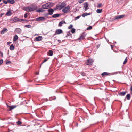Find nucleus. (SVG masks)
Listing matches in <instances>:
<instances>
[{"mask_svg":"<svg viewBox=\"0 0 132 132\" xmlns=\"http://www.w3.org/2000/svg\"><path fill=\"white\" fill-rule=\"evenodd\" d=\"M37 7L35 5H32L25 7L23 8V10L27 12H31L36 9Z\"/></svg>","mask_w":132,"mask_h":132,"instance_id":"f257e3e1","label":"nucleus"},{"mask_svg":"<svg viewBox=\"0 0 132 132\" xmlns=\"http://www.w3.org/2000/svg\"><path fill=\"white\" fill-rule=\"evenodd\" d=\"M52 6V4L50 3H48L42 6V9H48V8L51 7Z\"/></svg>","mask_w":132,"mask_h":132,"instance_id":"f03ea898","label":"nucleus"},{"mask_svg":"<svg viewBox=\"0 0 132 132\" xmlns=\"http://www.w3.org/2000/svg\"><path fill=\"white\" fill-rule=\"evenodd\" d=\"M70 11V7L69 6H68L62 10V11L64 13H66Z\"/></svg>","mask_w":132,"mask_h":132,"instance_id":"7ed1b4c3","label":"nucleus"},{"mask_svg":"<svg viewBox=\"0 0 132 132\" xmlns=\"http://www.w3.org/2000/svg\"><path fill=\"white\" fill-rule=\"evenodd\" d=\"M66 6V4L64 2H62L61 4L59 6L57 7V8L59 10H61L63 7Z\"/></svg>","mask_w":132,"mask_h":132,"instance_id":"20e7f679","label":"nucleus"},{"mask_svg":"<svg viewBox=\"0 0 132 132\" xmlns=\"http://www.w3.org/2000/svg\"><path fill=\"white\" fill-rule=\"evenodd\" d=\"M88 63L87 64V65H92L94 61L92 59H89L87 60Z\"/></svg>","mask_w":132,"mask_h":132,"instance_id":"39448f33","label":"nucleus"},{"mask_svg":"<svg viewBox=\"0 0 132 132\" xmlns=\"http://www.w3.org/2000/svg\"><path fill=\"white\" fill-rule=\"evenodd\" d=\"M12 22H14L19 21V19L16 17H15L11 19Z\"/></svg>","mask_w":132,"mask_h":132,"instance_id":"423d86ee","label":"nucleus"},{"mask_svg":"<svg viewBox=\"0 0 132 132\" xmlns=\"http://www.w3.org/2000/svg\"><path fill=\"white\" fill-rule=\"evenodd\" d=\"M84 8L85 9V11L88 9V5L87 2L85 3L84 4Z\"/></svg>","mask_w":132,"mask_h":132,"instance_id":"0eeeda50","label":"nucleus"},{"mask_svg":"<svg viewBox=\"0 0 132 132\" xmlns=\"http://www.w3.org/2000/svg\"><path fill=\"white\" fill-rule=\"evenodd\" d=\"M63 32L62 30L60 29H57L55 31L56 34H59Z\"/></svg>","mask_w":132,"mask_h":132,"instance_id":"6e6552de","label":"nucleus"},{"mask_svg":"<svg viewBox=\"0 0 132 132\" xmlns=\"http://www.w3.org/2000/svg\"><path fill=\"white\" fill-rule=\"evenodd\" d=\"M45 20V18L44 17H39L36 18V20L37 21H42L43 20Z\"/></svg>","mask_w":132,"mask_h":132,"instance_id":"1a4fd4ad","label":"nucleus"},{"mask_svg":"<svg viewBox=\"0 0 132 132\" xmlns=\"http://www.w3.org/2000/svg\"><path fill=\"white\" fill-rule=\"evenodd\" d=\"M48 11L49 12L48 14L51 15L53 13L54 10L52 9H50L48 10Z\"/></svg>","mask_w":132,"mask_h":132,"instance_id":"9d476101","label":"nucleus"},{"mask_svg":"<svg viewBox=\"0 0 132 132\" xmlns=\"http://www.w3.org/2000/svg\"><path fill=\"white\" fill-rule=\"evenodd\" d=\"M15 31L18 34H21V29L19 28H17L15 29Z\"/></svg>","mask_w":132,"mask_h":132,"instance_id":"9b49d317","label":"nucleus"},{"mask_svg":"<svg viewBox=\"0 0 132 132\" xmlns=\"http://www.w3.org/2000/svg\"><path fill=\"white\" fill-rule=\"evenodd\" d=\"M124 15H118L115 16V19H119L121 18H123Z\"/></svg>","mask_w":132,"mask_h":132,"instance_id":"f8f14e48","label":"nucleus"},{"mask_svg":"<svg viewBox=\"0 0 132 132\" xmlns=\"http://www.w3.org/2000/svg\"><path fill=\"white\" fill-rule=\"evenodd\" d=\"M86 35L85 34H82L81 37L79 38V40H82L84 39L85 38Z\"/></svg>","mask_w":132,"mask_h":132,"instance_id":"ddd939ff","label":"nucleus"},{"mask_svg":"<svg viewBox=\"0 0 132 132\" xmlns=\"http://www.w3.org/2000/svg\"><path fill=\"white\" fill-rule=\"evenodd\" d=\"M42 39L41 36H39L38 37H36L35 38L36 40L37 41H39L41 40Z\"/></svg>","mask_w":132,"mask_h":132,"instance_id":"4468645a","label":"nucleus"},{"mask_svg":"<svg viewBox=\"0 0 132 132\" xmlns=\"http://www.w3.org/2000/svg\"><path fill=\"white\" fill-rule=\"evenodd\" d=\"M127 92L126 91L122 92H120L119 93V95L121 96H124L125 94Z\"/></svg>","mask_w":132,"mask_h":132,"instance_id":"2eb2a0df","label":"nucleus"},{"mask_svg":"<svg viewBox=\"0 0 132 132\" xmlns=\"http://www.w3.org/2000/svg\"><path fill=\"white\" fill-rule=\"evenodd\" d=\"M18 106V105H12V106H9V107L10 108L9 110L10 111H11L12 109H14V108H16V107H17Z\"/></svg>","mask_w":132,"mask_h":132,"instance_id":"dca6fc26","label":"nucleus"},{"mask_svg":"<svg viewBox=\"0 0 132 132\" xmlns=\"http://www.w3.org/2000/svg\"><path fill=\"white\" fill-rule=\"evenodd\" d=\"M91 14V13H85L83 14L82 15V16L83 17H84L86 16L89 15Z\"/></svg>","mask_w":132,"mask_h":132,"instance_id":"f3484780","label":"nucleus"},{"mask_svg":"<svg viewBox=\"0 0 132 132\" xmlns=\"http://www.w3.org/2000/svg\"><path fill=\"white\" fill-rule=\"evenodd\" d=\"M48 55L50 56H52L53 55V52L52 50H50L48 52Z\"/></svg>","mask_w":132,"mask_h":132,"instance_id":"a211bd4d","label":"nucleus"},{"mask_svg":"<svg viewBox=\"0 0 132 132\" xmlns=\"http://www.w3.org/2000/svg\"><path fill=\"white\" fill-rule=\"evenodd\" d=\"M45 11V10L44 9H42V8L38 9L36 11V12H43Z\"/></svg>","mask_w":132,"mask_h":132,"instance_id":"6ab92c4d","label":"nucleus"},{"mask_svg":"<svg viewBox=\"0 0 132 132\" xmlns=\"http://www.w3.org/2000/svg\"><path fill=\"white\" fill-rule=\"evenodd\" d=\"M18 37L17 35H15L14 37L13 40L14 41H16L18 39Z\"/></svg>","mask_w":132,"mask_h":132,"instance_id":"aec40b11","label":"nucleus"},{"mask_svg":"<svg viewBox=\"0 0 132 132\" xmlns=\"http://www.w3.org/2000/svg\"><path fill=\"white\" fill-rule=\"evenodd\" d=\"M12 14L10 10H8L6 13V14L7 16H10Z\"/></svg>","mask_w":132,"mask_h":132,"instance_id":"412c9836","label":"nucleus"},{"mask_svg":"<svg viewBox=\"0 0 132 132\" xmlns=\"http://www.w3.org/2000/svg\"><path fill=\"white\" fill-rule=\"evenodd\" d=\"M10 4H13L15 3V1L14 0H8V2Z\"/></svg>","mask_w":132,"mask_h":132,"instance_id":"4be33fe9","label":"nucleus"},{"mask_svg":"<svg viewBox=\"0 0 132 132\" xmlns=\"http://www.w3.org/2000/svg\"><path fill=\"white\" fill-rule=\"evenodd\" d=\"M7 30L6 28H4L3 30L1 31V34H3L5 32H7Z\"/></svg>","mask_w":132,"mask_h":132,"instance_id":"5701e85b","label":"nucleus"},{"mask_svg":"<svg viewBox=\"0 0 132 132\" xmlns=\"http://www.w3.org/2000/svg\"><path fill=\"white\" fill-rule=\"evenodd\" d=\"M109 73L106 72H104L102 74V75L103 77H104V76H105V75H108Z\"/></svg>","mask_w":132,"mask_h":132,"instance_id":"b1692460","label":"nucleus"},{"mask_svg":"<svg viewBox=\"0 0 132 132\" xmlns=\"http://www.w3.org/2000/svg\"><path fill=\"white\" fill-rule=\"evenodd\" d=\"M102 11V9H98L96 10V12L97 13H101Z\"/></svg>","mask_w":132,"mask_h":132,"instance_id":"393cba45","label":"nucleus"},{"mask_svg":"<svg viewBox=\"0 0 132 132\" xmlns=\"http://www.w3.org/2000/svg\"><path fill=\"white\" fill-rule=\"evenodd\" d=\"M60 15L58 14H56L53 15H52V17L53 18H56L58 17Z\"/></svg>","mask_w":132,"mask_h":132,"instance_id":"a878e982","label":"nucleus"},{"mask_svg":"<svg viewBox=\"0 0 132 132\" xmlns=\"http://www.w3.org/2000/svg\"><path fill=\"white\" fill-rule=\"evenodd\" d=\"M10 49L11 50H12L14 49V47L13 44H12L11 45L10 47Z\"/></svg>","mask_w":132,"mask_h":132,"instance_id":"bb28decb","label":"nucleus"},{"mask_svg":"<svg viewBox=\"0 0 132 132\" xmlns=\"http://www.w3.org/2000/svg\"><path fill=\"white\" fill-rule=\"evenodd\" d=\"M126 97L128 100H130V95L129 94H127L126 96Z\"/></svg>","mask_w":132,"mask_h":132,"instance_id":"cd10ccee","label":"nucleus"},{"mask_svg":"<svg viewBox=\"0 0 132 132\" xmlns=\"http://www.w3.org/2000/svg\"><path fill=\"white\" fill-rule=\"evenodd\" d=\"M26 21V20L24 19H19V22H24L25 21Z\"/></svg>","mask_w":132,"mask_h":132,"instance_id":"c85d7f7f","label":"nucleus"},{"mask_svg":"<svg viewBox=\"0 0 132 132\" xmlns=\"http://www.w3.org/2000/svg\"><path fill=\"white\" fill-rule=\"evenodd\" d=\"M63 23V21H62L60 22L59 24V26L61 27L62 26Z\"/></svg>","mask_w":132,"mask_h":132,"instance_id":"c756f323","label":"nucleus"},{"mask_svg":"<svg viewBox=\"0 0 132 132\" xmlns=\"http://www.w3.org/2000/svg\"><path fill=\"white\" fill-rule=\"evenodd\" d=\"M75 29L74 28H72L71 30V32L72 33H74L75 32Z\"/></svg>","mask_w":132,"mask_h":132,"instance_id":"7c9ffc66","label":"nucleus"},{"mask_svg":"<svg viewBox=\"0 0 132 132\" xmlns=\"http://www.w3.org/2000/svg\"><path fill=\"white\" fill-rule=\"evenodd\" d=\"M127 57H126L125 58V59L124 61V62H123V64H125L127 62Z\"/></svg>","mask_w":132,"mask_h":132,"instance_id":"2f4dec72","label":"nucleus"},{"mask_svg":"<svg viewBox=\"0 0 132 132\" xmlns=\"http://www.w3.org/2000/svg\"><path fill=\"white\" fill-rule=\"evenodd\" d=\"M92 26H89L88 28H87V30H89L91 29H92Z\"/></svg>","mask_w":132,"mask_h":132,"instance_id":"473e14b6","label":"nucleus"},{"mask_svg":"<svg viewBox=\"0 0 132 132\" xmlns=\"http://www.w3.org/2000/svg\"><path fill=\"white\" fill-rule=\"evenodd\" d=\"M102 6V4L101 3H100L98 4L97 6V7L98 8H100Z\"/></svg>","mask_w":132,"mask_h":132,"instance_id":"72a5a7b5","label":"nucleus"},{"mask_svg":"<svg viewBox=\"0 0 132 132\" xmlns=\"http://www.w3.org/2000/svg\"><path fill=\"white\" fill-rule=\"evenodd\" d=\"M8 2V0H7V1H3V3H4V4H7L8 3V2Z\"/></svg>","mask_w":132,"mask_h":132,"instance_id":"f704fd0d","label":"nucleus"},{"mask_svg":"<svg viewBox=\"0 0 132 132\" xmlns=\"http://www.w3.org/2000/svg\"><path fill=\"white\" fill-rule=\"evenodd\" d=\"M73 27V25H70L68 27L69 29H70L72 28Z\"/></svg>","mask_w":132,"mask_h":132,"instance_id":"c9c22d12","label":"nucleus"},{"mask_svg":"<svg viewBox=\"0 0 132 132\" xmlns=\"http://www.w3.org/2000/svg\"><path fill=\"white\" fill-rule=\"evenodd\" d=\"M84 1V0H79V2L80 3H82Z\"/></svg>","mask_w":132,"mask_h":132,"instance_id":"e433bc0d","label":"nucleus"},{"mask_svg":"<svg viewBox=\"0 0 132 132\" xmlns=\"http://www.w3.org/2000/svg\"><path fill=\"white\" fill-rule=\"evenodd\" d=\"M25 27H27L28 28H30L31 27V26L30 25H26L25 26Z\"/></svg>","mask_w":132,"mask_h":132,"instance_id":"4c0bfd02","label":"nucleus"},{"mask_svg":"<svg viewBox=\"0 0 132 132\" xmlns=\"http://www.w3.org/2000/svg\"><path fill=\"white\" fill-rule=\"evenodd\" d=\"M80 17V16H77L75 18V20H77V19H79Z\"/></svg>","mask_w":132,"mask_h":132,"instance_id":"58836bf2","label":"nucleus"},{"mask_svg":"<svg viewBox=\"0 0 132 132\" xmlns=\"http://www.w3.org/2000/svg\"><path fill=\"white\" fill-rule=\"evenodd\" d=\"M71 34L69 32V33H68V34H67V35L66 36V37H67L68 36H69L70 35H71Z\"/></svg>","mask_w":132,"mask_h":132,"instance_id":"ea45409f","label":"nucleus"},{"mask_svg":"<svg viewBox=\"0 0 132 132\" xmlns=\"http://www.w3.org/2000/svg\"><path fill=\"white\" fill-rule=\"evenodd\" d=\"M17 123L18 125H20L22 123L21 122L18 121L17 122Z\"/></svg>","mask_w":132,"mask_h":132,"instance_id":"a19ab883","label":"nucleus"},{"mask_svg":"<svg viewBox=\"0 0 132 132\" xmlns=\"http://www.w3.org/2000/svg\"><path fill=\"white\" fill-rule=\"evenodd\" d=\"M11 62L9 60H7L6 62V63L7 64H8L9 63H10Z\"/></svg>","mask_w":132,"mask_h":132,"instance_id":"79ce46f5","label":"nucleus"},{"mask_svg":"<svg viewBox=\"0 0 132 132\" xmlns=\"http://www.w3.org/2000/svg\"><path fill=\"white\" fill-rule=\"evenodd\" d=\"M3 60H0V65L3 63Z\"/></svg>","mask_w":132,"mask_h":132,"instance_id":"37998d69","label":"nucleus"},{"mask_svg":"<svg viewBox=\"0 0 132 132\" xmlns=\"http://www.w3.org/2000/svg\"><path fill=\"white\" fill-rule=\"evenodd\" d=\"M27 13L25 14H24V17L25 18H26L27 17Z\"/></svg>","mask_w":132,"mask_h":132,"instance_id":"c03bdc74","label":"nucleus"},{"mask_svg":"<svg viewBox=\"0 0 132 132\" xmlns=\"http://www.w3.org/2000/svg\"><path fill=\"white\" fill-rule=\"evenodd\" d=\"M0 53L1 54V56L2 57L3 56V53L2 52H0Z\"/></svg>","mask_w":132,"mask_h":132,"instance_id":"a18cd8bd","label":"nucleus"},{"mask_svg":"<svg viewBox=\"0 0 132 132\" xmlns=\"http://www.w3.org/2000/svg\"><path fill=\"white\" fill-rule=\"evenodd\" d=\"M4 14H0V17H1Z\"/></svg>","mask_w":132,"mask_h":132,"instance_id":"49530a36","label":"nucleus"},{"mask_svg":"<svg viewBox=\"0 0 132 132\" xmlns=\"http://www.w3.org/2000/svg\"><path fill=\"white\" fill-rule=\"evenodd\" d=\"M11 42H9L7 43V44L8 45H9L10 44Z\"/></svg>","mask_w":132,"mask_h":132,"instance_id":"de8ad7c7","label":"nucleus"},{"mask_svg":"<svg viewBox=\"0 0 132 132\" xmlns=\"http://www.w3.org/2000/svg\"><path fill=\"white\" fill-rule=\"evenodd\" d=\"M82 75L83 76H85V73H82Z\"/></svg>","mask_w":132,"mask_h":132,"instance_id":"09e8293b","label":"nucleus"},{"mask_svg":"<svg viewBox=\"0 0 132 132\" xmlns=\"http://www.w3.org/2000/svg\"><path fill=\"white\" fill-rule=\"evenodd\" d=\"M47 60H45L43 62V63H44L45 62H46V61H47Z\"/></svg>","mask_w":132,"mask_h":132,"instance_id":"8fccbe9b","label":"nucleus"},{"mask_svg":"<svg viewBox=\"0 0 132 132\" xmlns=\"http://www.w3.org/2000/svg\"><path fill=\"white\" fill-rule=\"evenodd\" d=\"M130 90L132 91V85H131V87H130Z\"/></svg>","mask_w":132,"mask_h":132,"instance_id":"3c124183","label":"nucleus"},{"mask_svg":"<svg viewBox=\"0 0 132 132\" xmlns=\"http://www.w3.org/2000/svg\"><path fill=\"white\" fill-rule=\"evenodd\" d=\"M63 23H65H65H65V22L64 21H63Z\"/></svg>","mask_w":132,"mask_h":132,"instance_id":"603ef678","label":"nucleus"},{"mask_svg":"<svg viewBox=\"0 0 132 132\" xmlns=\"http://www.w3.org/2000/svg\"><path fill=\"white\" fill-rule=\"evenodd\" d=\"M1 0H0V2H1Z\"/></svg>","mask_w":132,"mask_h":132,"instance_id":"864d4df0","label":"nucleus"}]
</instances>
